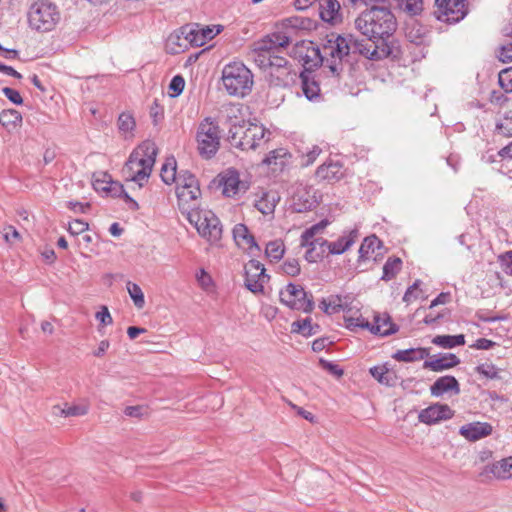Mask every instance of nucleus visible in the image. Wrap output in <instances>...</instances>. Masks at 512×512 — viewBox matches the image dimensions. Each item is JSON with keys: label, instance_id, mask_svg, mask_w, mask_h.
I'll use <instances>...</instances> for the list:
<instances>
[{"label": "nucleus", "instance_id": "obj_27", "mask_svg": "<svg viewBox=\"0 0 512 512\" xmlns=\"http://www.w3.org/2000/svg\"><path fill=\"white\" fill-rule=\"evenodd\" d=\"M460 359L453 353H446L441 357L426 360L423 363L424 369H430L434 372H440L457 366Z\"/></svg>", "mask_w": 512, "mask_h": 512}, {"label": "nucleus", "instance_id": "obj_37", "mask_svg": "<svg viewBox=\"0 0 512 512\" xmlns=\"http://www.w3.org/2000/svg\"><path fill=\"white\" fill-rule=\"evenodd\" d=\"M320 309L328 314H335L348 309L347 304L343 303V299L339 295L331 296L329 300L322 299L319 303Z\"/></svg>", "mask_w": 512, "mask_h": 512}, {"label": "nucleus", "instance_id": "obj_55", "mask_svg": "<svg viewBox=\"0 0 512 512\" xmlns=\"http://www.w3.org/2000/svg\"><path fill=\"white\" fill-rule=\"evenodd\" d=\"M185 87V80L181 75H175L169 84V90H171L173 93L171 94L172 97L179 96Z\"/></svg>", "mask_w": 512, "mask_h": 512}, {"label": "nucleus", "instance_id": "obj_46", "mask_svg": "<svg viewBox=\"0 0 512 512\" xmlns=\"http://www.w3.org/2000/svg\"><path fill=\"white\" fill-rule=\"evenodd\" d=\"M127 290L131 299L134 302V305L138 309H142L145 304V299L141 287L138 284L129 281L127 283Z\"/></svg>", "mask_w": 512, "mask_h": 512}, {"label": "nucleus", "instance_id": "obj_42", "mask_svg": "<svg viewBox=\"0 0 512 512\" xmlns=\"http://www.w3.org/2000/svg\"><path fill=\"white\" fill-rule=\"evenodd\" d=\"M397 7L409 16L420 15L423 11V0H395Z\"/></svg>", "mask_w": 512, "mask_h": 512}, {"label": "nucleus", "instance_id": "obj_28", "mask_svg": "<svg viewBox=\"0 0 512 512\" xmlns=\"http://www.w3.org/2000/svg\"><path fill=\"white\" fill-rule=\"evenodd\" d=\"M311 21L308 18L293 16L282 21L281 27L276 32H287L291 35V42L298 30L307 29Z\"/></svg>", "mask_w": 512, "mask_h": 512}, {"label": "nucleus", "instance_id": "obj_9", "mask_svg": "<svg viewBox=\"0 0 512 512\" xmlns=\"http://www.w3.org/2000/svg\"><path fill=\"white\" fill-rule=\"evenodd\" d=\"M220 128L210 117L202 120L197 128V149L202 158H213L220 148Z\"/></svg>", "mask_w": 512, "mask_h": 512}, {"label": "nucleus", "instance_id": "obj_60", "mask_svg": "<svg viewBox=\"0 0 512 512\" xmlns=\"http://www.w3.org/2000/svg\"><path fill=\"white\" fill-rule=\"evenodd\" d=\"M2 92L6 96V98L13 104L21 105L23 103V98L17 90L10 87H4L2 89Z\"/></svg>", "mask_w": 512, "mask_h": 512}, {"label": "nucleus", "instance_id": "obj_49", "mask_svg": "<svg viewBox=\"0 0 512 512\" xmlns=\"http://www.w3.org/2000/svg\"><path fill=\"white\" fill-rule=\"evenodd\" d=\"M136 123L135 119L130 113L123 112L118 117V128L119 131L127 134L132 133L135 129Z\"/></svg>", "mask_w": 512, "mask_h": 512}, {"label": "nucleus", "instance_id": "obj_43", "mask_svg": "<svg viewBox=\"0 0 512 512\" xmlns=\"http://www.w3.org/2000/svg\"><path fill=\"white\" fill-rule=\"evenodd\" d=\"M221 183L223 185V194L225 196L230 197L235 195L238 191L240 183L238 173L236 171L230 172L228 175L222 178Z\"/></svg>", "mask_w": 512, "mask_h": 512}, {"label": "nucleus", "instance_id": "obj_23", "mask_svg": "<svg viewBox=\"0 0 512 512\" xmlns=\"http://www.w3.org/2000/svg\"><path fill=\"white\" fill-rule=\"evenodd\" d=\"M432 396L440 397L445 393L452 392L454 395L460 393L458 380L451 375L439 377L430 387Z\"/></svg>", "mask_w": 512, "mask_h": 512}, {"label": "nucleus", "instance_id": "obj_6", "mask_svg": "<svg viewBox=\"0 0 512 512\" xmlns=\"http://www.w3.org/2000/svg\"><path fill=\"white\" fill-rule=\"evenodd\" d=\"M222 82L229 95L244 97L253 87V74L241 62L227 64L222 71Z\"/></svg>", "mask_w": 512, "mask_h": 512}, {"label": "nucleus", "instance_id": "obj_63", "mask_svg": "<svg viewBox=\"0 0 512 512\" xmlns=\"http://www.w3.org/2000/svg\"><path fill=\"white\" fill-rule=\"evenodd\" d=\"M321 149L318 146H313L304 156H303V165L309 166L314 163L317 157L321 153Z\"/></svg>", "mask_w": 512, "mask_h": 512}, {"label": "nucleus", "instance_id": "obj_19", "mask_svg": "<svg viewBox=\"0 0 512 512\" xmlns=\"http://www.w3.org/2000/svg\"><path fill=\"white\" fill-rule=\"evenodd\" d=\"M359 236V231L354 228L350 231H344L336 241L329 242L328 240L321 241V248H325L331 255H340L346 252L356 241Z\"/></svg>", "mask_w": 512, "mask_h": 512}, {"label": "nucleus", "instance_id": "obj_57", "mask_svg": "<svg viewBox=\"0 0 512 512\" xmlns=\"http://www.w3.org/2000/svg\"><path fill=\"white\" fill-rule=\"evenodd\" d=\"M283 272L289 276H296L300 273V265L296 259H287L282 265Z\"/></svg>", "mask_w": 512, "mask_h": 512}, {"label": "nucleus", "instance_id": "obj_1", "mask_svg": "<svg viewBox=\"0 0 512 512\" xmlns=\"http://www.w3.org/2000/svg\"><path fill=\"white\" fill-rule=\"evenodd\" d=\"M355 29L369 41L388 42L397 30V19L389 5H372L354 20Z\"/></svg>", "mask_w": 512, "mask_h": 512}, {"label": "nucleus", "instance_id": "obj_15", "mask_svg": "<svg viewBox=\"0 0 512 512\" xmlns=\"http://www.w3.org/2000/svg\"><path fill=\"white\" fill-rule=\"evenodd\" d=\"M453 416L454 411L447 404L435 403L421 410L418 419L421 423L433 425Z\"/></svg>", "mask_w": 512, "mask_h": 512}, {"label": "nucleus", "instance_id": "obj_61", "mask_svg": "<svg viewBox=\"0 0 512 512\" xmlns=\"http://www.w3.org/2000/svg\"><path fill=\"white\" fill-rule=\"evenodd\" d=\"M105 192L113 197H121L122 193H124V186L118 181H113L109 179L108 186Z\"/></svg>", "mask_w": 512, "mask_h": 512}, {"label": "nucleus", "instance_id": "obj_59", "mask_svg": "<svg viewBox=\"0 0 512 512\" xmlns=\"http://www.w3.org/2000/svg\"><path fill=\"white\" fill-rule=\"evenodd\" d=\"M319 364L324 370L328 371L330 374L334 376L340 377L343 375V370L337 364H334L322 358L319 360Z\"/></svg>", "mask_w": 512, "mask_h": 512}, {"label": "nucleus", "instance_id": "obj_53", "mask_svg": "<svg viewBox=\"0 0 512 512\" xmlns=\"http://www.w3.org/2000/svg\"><path fill=\"white\" fill-rule=\"evenodd\" d=\"M345 327L351 331H354L356 328L367 329L370 328V322L363 318H354V317H344Z\"/></svg>", "mask_w": 512, "mask_h": 512}, {"label": "nucleus", "instance_id": "obj_10", "mask_svg": "<svg viewBox=\"0 0 512 512\" xmlns=\"http://www.w3.org/2000/svg\"><path fill=\"white\" fill-rule=\"evenodd\" d=\"M186 219L196 228L199 235L210 243H216L221 239L222 225L212 211L197 209L188 213Z\"/></svg>", "mask_w": 512, "mask_h": 512}, {"label": "nucleus", "instance_id": "obj_40", "mask_svg": "<svg viewBox=\"0 0 512 512\" xmlns=\"http://www.w3.org/2000/svg\"><path fill=\"white\" fill-rule=\"evenodd\" d=\"M320 326L318 324L312 325L311 318L297 320L291 325V332L301 334L304 337H310L318 333Z\"/></svg>", "mask_w": 512, "mask_h": 512}, {"label": "nucleus", "instance_id": "obj_52", "mask_svg": "<svg viewBox=\"0 0 512 512\" xmlns=\"http://www.w3.org/2000/svg\"><path fill=\"white\" fill-rule=\"evenodd\" d=\"M501 88L506 92H512V67L503 69L498 76Z\"/></svg>", "mask_w": 512, "mask_h": 512}, {"label": "nucleus", "instance_id": "obj_35", "mask_svg": "<svg viewBox=\"0 0 512 512\" xmlns=\"http://www.w3.org/2000/svg\"><path fill=\"white\" fill-rule=\"evenodd\" d=\"M300 58L303 61L304 69L312 70L323 63V57L319 48L312 46L311 43L306 47L305 54H300Z\"/></svg>", "mask_w": 512, "mask_h": 512}, {"label": "nucleus", "instance_id": "obj_14", "mask_svg": "<svg viewBox=\"0 0 512 512\" xmlns=\"http://www.w3.org/2000/svg\"><path fill=\"white\" fill-rule=\"evenodd\" d=\"M245 287L254 294L264 293V284L268 282L270 276L265 273V268L258 260H250L244 267Z\"/></svg>", "mask_w": 512, "mask_h": 512}, {"label": "nucleus", "instance_id": "obj_4", "mask_svg": "<svg viewBox=\"0 0 512 512\" xmlns=\"http://www.w3.org/2000/svg\"><path fill=\"white\" fill-rule=\"evenodd\" d=\"M158 148L152 141H144L133 151L126 164L125 169L129 173L130 180L142 187L149 178L155 164Z\"/></svg>", "mask_w": 512, "mask_h": 512}, {"label": "nucleus", "instance_id": "obj_44", "mask_svg": "<svg viewBox=\"0 0 512 512\" xmlns=\"http://www.w3.org/2000/svg\"><path fill=\"white\" fill-rule=\"evenodd\" d=\"M329 224V221L327 219H323L320 222L312 225L311 227L307 228L301 235V247L308 246V241L313 239L315 235L321 233Z\"/></svg>", "mask_w": 512, "mask_h": 512}, {"label": "nucleus", "instance_id": "obj_17", "mask_svg": "<svg viewBox=\"0 0 512 512\" xmlns=\"http://www.w3.org/2000/svg\"><path fill=\"white\" fill-rule=\"evenodd\" d=\"M176 196L178 208L186 217L188 216V213L199 209V198L201 196L200 187H196L195 189L188 187L176 188Z\"/></svg>", "mask_w": 512, "mask_h": 512}, {"label": "nucleus", "instance_id": "obj_11", "mask_svg": "<svg viewBox=\"0 0 512 512\" xmlns=\"http://www.w3.org/2000/svg\"><path fill=\"white\" fill-rule=\"evenodd\" d=\"M279 297L281 303L293 310L311 313L315 307L313 295L305 291L301 285L287 284L280 291Z\"/></svg>", "mask_w": 512, "mask_h": 512}, {"label": "nucleus", "instance_id": "obj_20", "mask_svg": "<svg viewBox=\"0 0 512 512\" xmlns=\"http://www.w3.org/2000/svg\"><path fill=\"white\" fill-rule=\"evenodd\" d=\"M384 248L382 241L376 236L371 235L364 238L360 248H359V256L358 263L361 265L363 262L369 260L373 254L374 261L378 260V256L382 255L381 250Z\"/></svg>", "mask_w": 512, "mask_h": 512}, {"label": "nucleus", "instance_id": "obj_47", "mask_svg": "<svg viewBox=\"0 0 512 512\" xmlns=\"http://www.w3.org/2000/svg\"><path fill=\"white\" fill-rule=\"evenodd\" d=\"M265 253L273 261L280 260L284 255V245L282 241H271L266 245Z\"/></svg>", "mask_w": 512, "mask_h": 512}, {"label": "nucleus", "instance_id": "obj_16", "mask_svg": "<svg viewBox=\"0 0 512 512\" xmlns=\"http://www.w3.org/2000/svg\"><path fill=\"white\" fill-rule=\"evenodd\" d=\"M319 77V74L309 69H303L299 74L302 92L309 101H319L322 97Z\"/></svg>", "mask_w": 512, "mask_h": 512}, {"label": "nucleus", "instance_id": "obj_25", "mask_svg": "<svg viewBox=\"0 0 512 512\" xmlns=\"http://www.w3.org/2000/svg\"><path fill=\"white\" fill-rule=\"evenodd\" d=\"M344 175L343 165L340 161H326L316 170V177L320 180L339 181Z\"/></svg>", "mask_w": 512, "mask_h": 512}, {"label": "nucleus", "instance_id": "obj_41", "mask_svg": "<svg viewBox=\"0 0 512 512\" xmlns=\"http://www.w3.org/2000/svg\"><path fill=\"white\" fill-rule=\"evenodd\" d=\"M402 268V260L399 257H389L383 266V274L381 280L390 281L400 272Z\"/></svg>", "mask_w": 512, "mask_h": 512}, {"label": "nucleus", "instance_id": "obj_30", "mask_svg": "<svg viewBox=\"0 0 512 512\" xmlns=\"http://www.w3.org/2000/svg\"><path fill=\"white\" fill-rule=\"evenodd\" d=\"M369 372L382 385L394 387L398 382L396 372L388 369L386 365L371 367Z\"/></svg>", "mask_w": 512, "mask_h": 512}, {"label": "nucleus", "instance_id": "obj_50", "mask_svg": "<svg viewBox=\"0 0 512 512\" xmlns=\"http://www.w3.org/2000/svg\"><path fill=\"white\" fill-rule=\"evenodd\" d=\"M475 372L486 379H500L499 369L491 363L479 364L475 367Z\"/></svg>", "mask_w": 512, "mask_h": 512}, {"label": "nucleus", "instance_id": "obj_32", "mask_svg": "<svg viewBox=\"0 0 512 512\" xmlns=\"http://www.w3.org/2000/svg\"><path fill=\"white\" fill-rule=\"evenodd\" d=\"M233 237L237 245L241 246L246 244L250 249L255 248L257 251H260V247L256 243L254 236L250 234L245 224L239 223L234 226Z\"/></svg>", "mask_w": 512, "mask_h": 512}, {"label": "nucleus", "instance_id": "obj_58", "mask_svg": "<svg viewBox=\"0 0 512 512\" xmlns=\"http://www.w3.org/2000/svg\"><path fill=\"white\" fill-rule=\"evenodd\" d=\"M89 225L87 222L76 219L69 224L68 231L72 235H78L88 230Z\"/></svg>", "mask_w": 512, "mask_h": 512}, {"label": "nucleus", "instance_id": "obj_5", "mask_svg": "<svg viewBox=\"0 0 512 512\" xmlns=\"http://www.w3.org/2000/svg\"><path fill=\"white\" fill-rule=\"evenodd\" d=\"M222 31V26H205L200 25H186L179 29L175 34L169 37V42L176 44L178 49H174V53L184 51L188 45L193 47L203 46L207 41L213 39Z\"/></svg>", "mask_w": 512, "mask_h": 512}, {"label": "nucleus", "instance_id": "obj_48", "mask_svg": "<svg viewBox=\"0 0 512 512\" xmlns=\"http://www.w3.org/2000/svg\"><path fill=\"white\" fill-rule=\"evenodd\" d=\"M498 134L505 137H512V110L507 111L503 119L496 124Z\"/></svg>", "mask_w": 512, "mask_h": 512}, {"label": "nucleus", "instance_id": "obj_13", "mask_svg": "<svg viewBox=\"0 0 512 512\" xmlns=\"http://www.w3.org/2000/svg\"><path fill=\"white\" fill-rule=\"evenodd\" d=\"M370 41L359 39L352 34L351 40V54H359L365 58L373 61H379L389 57L392 54V47L388 42H381L380 45L375 43H369Z\"/></svg>", "mask_w": 512, "mask_h": 512}, {"label": "nucleus", "instance_id": "obj_62", "mask_svg": "<svg viewBox=\"0 0 512 512\" xmlns=\"http://www.w3.org/2000/svg\"><path fill=\"white\" fill-rule=\"evenodd\" d=\"M309 249L305 253V259L308 262H317L319 259L323 258L325 254V248H321V251H318L316 247L308 246Z\"/></svg>", "mask_w": 512, "mask_h": 512}, {"label": "nucleus", "instance_id": "obj_51", "mask_svg": "<svg viewBox=\"0 0 512 512\" xmlns=\"http://www.w3.org/2000/svg\"><path fill=\"white\" fill-rule=\"evenodd\" d=\"M54 410H58L59 414L64 417L83 416L88 412L87 407L83 405H72L66 408L54 406Z\"/></svg>", "mask_w": 512, "mask_h": 512}, {"label": "nucleus", "instance_id": "obj_7", "mask_svg": "<svg viewBox=\"0 0 512 512\" xmlns=\"http://www.w3.org/2000/svg\"><path fill=\"white\" fill-rule=\"evenodd\" d=\"M352 34L332 35L324 45L328 69L331 75L340 80L344 73V61L351 55Z\"/></svg>", "mask_w": 512, "mask_h": 512}, {"label": "nucleus", "instance_id": "obj_45", "mask_svg": "<svg viewBox=\"0 0 512 512\" xmlns=\"http://www.w3.org/2000/svg\"><path fill=\"white\" fill-rule=\"evenodd\" d=\"M191 188L195 189L196 187H200L198 179L196 176L188 170H181L178 173V178L176 180V188Z\"/></svg>", "mask_w": 512, "mask_h": 512}, {"label": "nucleus", "instance_id": "obj_24", "mask_svg": "<svg viewBox=\"0 0 512 512\" xmlns=\"http://www.w3.org/2000/svg\"><path fill=\"white\" fill-rule=\"evenodd\" d=\"M368 330L379 336H389L398 331V326L392 322L391 317L387 313L377 314L373 323H370Z\"/></svg>", "mask_w": 512, "mask_h": 512}, {"label": "nucleus", "instance_id": "obj_3", "mask_svg": "<svg viewBox=\"0 0 512 512\" xmlns=\"http://www.w3.org/2000/svg\"><path fill=\"white\" fill-rule=\"evenodd\" d=\"M269 135L270 132L263 125L242 121L230 127L227 141L242 151L256 150L268 141Z\"/></svg>", "mask_w": 512, "mask_h": 512}, {"label": "nucleus", "instance_id": "obj_36", "mask_svg": "<svg viewBox=\"0 0 512 512\" xmlns=\"http://www.w3.org/2000/svg\"><path fill=\"white\" fill-rule=\"evenodd\" d=\"M489 472L498 479H509L512 477V456L501 459L489 467Z\"/></svg>", "mask_w": 512, "mask_h": 512}, {"label": "nucleus", "instance_id": "obj_2", "mask_svg": "<svg viewBox=\"0 0 512 512\" xmlns=\"http://www.w3.org/2000/svg\"><path fill=\"white\" fill-rule=\"evenodd\" d=\"M291 43V35L287 32H273L256 43L255 62L261 68L269 71L290 65L289 61L274 54L277 48H285Z\"/></svg>", "mask_w": 512, "mask_h": 512}, {"label": "nucleus", "instance_id": "obj_31", "mask_svg": "<svg viewBox=\"0 0 512 512\" xmlns=\"http://www.w3.org/2000/svg\"><path fill=\"white\" fill-rule=\"evenodd\" d=\"M288 157H290V155L286 149H274L263 158L262 164L273 166L274 171L283 170V168L287 165Z\"/></svg>", "mask_w": 512, "mask_h": 512}, {"label": "nucleus", "instance_id": "obj_64", "mask_svg": "<svg viewBox=\"0 0 512 512\" xmlns=\"http://www.w3.org/2000/svg\"><path fill=\"white\" fill-rule=\"evenodd\" d=\"M498 59L503 63L512 62V43L503 45L500 48Z\"/></svg>", "mask_w": 512, "mask_h": 512}, {"label": "nucleus", "instance_id": "obj_34", "mask_svg": "<svg viewBox=\"0 0 512 512\" xmlns=\"http://www.w3.org/2000/svg\"><path fill=\"white\" fill-rule=\"evenodd\" d=\"M22 115L15 109H6L0 113V125L8 132L16 130L21 126Z\"/></svg>", "mask_w": 512, "mask_h": 512}, {"label": "nucleus", "instance_id": "obj_26", "mask_svg": "<svg viewBox=\"0 0 512 512\" xmlns=\"http://www.w3.org/2000/svg\"><path fill=\"white\" fill-rule=\"evenodd\" d=\"M492 426L485 422H473L461 426L459 433L469 441H477L490 435Z\"/></svg>", "mask_w": 512, "mask_h": 512}, {"label": "nucleus", "instance_id": "obj_12", "mask_svg": "<svg viewBox=\"0 0 512 512\" xmlns=\"http://www.w3.org/2000/svg\"><path fill=\"white\" fill-rule=\"evenodd\" d=\"M467 13L466 0H435L434 15L441 22L458 23Z\"/></svg>", "mask_w": 512, "mask_h": 512}, {"label": "nucleus", "instance_id": "obj_39", "mask_svg": "<svg viewBox=\"0 0 512 512\" xmlns=\"http://www.w3.org/2000/svg\"><path fill=\"white\" fill-rule=\"evenodd\" d=\"M432 343L436 346L451 349L456 346H462L465 344V336L459 335H437L432 339Z\"/></svg>", "mask_w": 512, "mask_h": 512}, {"label": "nucleus", "instance_id": "obj_8", "mask_svg": "<svg viewBox=\"0 0 512 512\" xmlns=\"http://www.w3.org/2000/svg\"><path fill=\"white\" fill-rule=\"evenodd\" d=\"M61 20V13L56 4L49 0H37L28 10V23L38 32H50Z\"/></svg>", "mask_w": 512, "mask_h": 512}, {"label": "nucleus", "instance_id": "obj_38", "mask_svg": "<svg viewBox=\"0 0 512 512\" xmlns=\"http://www.w3.org/2000/svg\"><path fill=\"white\" fill-rule=\"evenodd\" d=\"M178 173L179 172H177L176 159L173 156L168 157L161 168L160 176H161L162 181L167 185L176 183V180L178 178Z\"/></svg>", "mask_w": 512, "mask_h": 512}, {"label": "nucleus", "instance_id": "obj_21", "mask_svg": "<svg viewBox=\"0 0 512 512\" xmlns=\"http://www.w3.org/2000/svg\"><path fill=\"white\" fill-rule=\"evenodd\" d=\"M320 18L332 25L342 22L341 6L338 0H319L318 3Z\"/></svg>", "mask_w": 512, "mask_h": 512}, {"label": "nucleus", "instance_id": "obj_18", "mask_svg": "<svg viewBox=\"0 0 512 512\" xmlns=\"http://www.w3.org/2000/svg\"><path fill=\"white\" fill-rule=\"evenodd\" d=\"M293 208L296 212L311 210L318 203L315 190L311 186L299 185L292 196Z\"/></svg>", "mask_w": 512, "mask_h": 512}, {"label": "nucleus", "instance_id": "obj_22", "mask_svg": "<svg viewBox=\"0 0 512 512\" xmlns=\"http://www.w3.org/2000/svg\"><path fill=\"white\" fill-rule=\"evenodd\" d=\"M297 79V72L292 69V65L280 69L269 71L268 81L274 87H288Z\"/></svg>", "mask_w": 512, "mask_h": 512}, {"label": "nucleus", "instance_id": "obj_56", "mask_svg": "<svg viewBox=\"0 0 512 512\" xmlns=\"http://www.w3.org/2000/svg\"><path fill=\"white\" fill-rule=\"evenodd\" d=\"M498 259L502 270L507 275L512 276V250L501 254Z\"/></svg>", "mask_w": 512, "mask_h": 512}, {"label": "nucleus", "instance_id": "obj_29", "mask_svg": "<svg viewBox=\"0 0 512 512\" xmlns=\"http://www.w3.org/2000/svg\"><path fill=\"white\" fill-rule=\"evenodd\" d=\"M406 39L417 46H426L428 44V34L425 27L414 22L405 28Z\"/></svg>", "mask_w": 512, "mask_h": 512}, {"label": "nucleus", "instance_id": "obj_54", "mask_svg": "<svg viewBox=\"0 0 512 512\" xmlns=\"http://www.w3.org/2000/svg\"><path fill=\"white\" fill-rule=\"evenodd\" d=\"M255 207L262 214L270 215L275 210V202L274 200L270 201L267 197H262L256 202Z\"/></svg>", "mask_w": 512, "mask_h": 512}, {"label": "nucleus", "instance_id": "obj_33", "mask_svg": "<svg viewBox=\"0 0 512 512\" xmlns=\"http://www.w3.org/2000/svg\"><path fill=\"white\" fill-rule=\"evenodd\" d=\"M429 356L427 348H409L405 350H397L392 358L399 362H414L423 360Z\"/></svg>", "mask_w": 512, "mask_h": 512}]
</instances>
